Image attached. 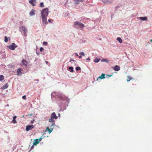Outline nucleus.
Wrapping results in <instances>:
<instances>
[{
  "label": "nucleus",
  "instance_id": "de8ad7c7",
  "mask_svg": "<svg viewBox=\"0 0 152 152\" xmlns=\"http://www.w3.org/2000/svg\"><path fill=\"white\" fill-rule=\"evenodd\" d=\"M79 58H82L81 56L80 55V56H79Z\"/></svg>",
  "mask_w": 152,
  "mask_h": 152
},
{
  "label": "nucleus",
  "instance_id": "c756f323",
  "mask_svg": "<svg viewBox=\"0 0 152 152\" xmlns=\"http://www.w3.org/2000/svg\"><path fill=\"white\" fill-rule=\"evenodd\" d=\"M8 41V38L7 37L5 36L4 37V41L5 42H7Z\"/></svg>",
  "mask_w": 152,
  "mask_h": 152
},
{
  "label": "nucleus",
  "instance_id": "2eb2a0df",
  "mask_svg": "<svg viewBox=\"0 0 152 152\" xmlns=\"http://www.w3.org/2000/svg\"><path fill=\"white\" fill-rule=\"evenodd\" d=\"M35 15L34 10L32 9L30 12L29 15L30 16H32Z\"/></svg>",
  "mask_w": 152,
  "mask_h": 152
},
{
  "label": "nucleus",
  "instance_id": "3c124183",
  "mask_svg": "<svg viewBox=\"0 0 152 152\" xmlns=\"http://www.w3.org/2000/svg\"><path fill=\"white\" fill-rule=\"evenodd\" d=\"M58 117L60 116V113H58Z\"/></svg>",
  "mask_w": 152,
  "mask_h": 152
},
{
  "label": "nucleus",
  "instance_id": "8fccbe9b",
  "mask_svg": "<svg viewBox=\"0 0 152 152\" xmlns=\"http://www.w3.org/2000/svg\"><path fill=\"white\" fill-rule=\"evenodd\" d=\"M36 81H39V80L38 79H37L36 80Z\"/></svg>",
  "mask_w": 152,
  "mask_h": 152
},
{
  "label": "nucleus",
  "instance_id": "ddd939ff",
  "mask_svg": "<svg viewBox=\"0 0 152 152\" xmlns=\"http://www.w3.org/2000/svg\"><path fill=\"white\" fill-rule=\"evenodd\" d=\"M113 69L115 71H118L120 70V67L118 65H116L115 66Z\"/></svg>",
  "mask_w": 152,
  "mask_h": 152
},
{
  "label": "nucleus",
  "instance_id": "4d7b16f0",
  "mask_svg": "<svg viewBox=\"0 0 152 152\" xmlns=\"http://www.w3.org/2000/svg\"><path fill=\"white\" fill-rule=\"evenodd\" d=\"M86 40H84V42H86Z\"/></svg>",
  "mask_w": 152,
  "mask_h": 152
},
{
  "label": "nucleus",
  "instance_id": "37998d69",
  "mask_svg": "<svg viewBox=\"0 0 152 152\" xmlns=\"http://www.w3.org/2000/svg\"><path fill=\"white\" fill-rule=\"evenodd\" d=\"M17 118V116H14L13 117V119L14 118L15 119L16 118Z\"/></svg>",
  "mask_w": 152,
  "mask_h": 152
},
{
  "label": "nucleus",
  "instance_id": "7c9ffc66",
  "mask_svg": "<svg viewBox=\"0 0 152 152\" xmlns=\"http://www.w3.org/2000/svg\"><path fill=\"white\" fill-rule=\"evenodd\" d=\"M12 122L13 124H16L17 123V121H16V119H15L14 118L13 119Z\"/></svg>",
  "mask_w": 152,
  "mask_h": 152
},
{
  "label": "nucleus",
  "instance_id": "a211bd4d",
  "mask_svg": "<svg viewBox=\"0 0 152 152\" xmlns=\"http://www.w3.org/2000/svg\"><path fill=\"white\" fill-rule=\"evenodd\" d=\"M139 18H140L141 20H147V18L146 17H139Z\"/></svg>",
  "mask_w": 152,
  "mask_h": 152
},
{
  "label": "nucleus",
  "instance_id": "5701e85b",
  "mask_svg": "<svg viewBox=\"0 0 152 152\" xmlns=\"http://www.w3.org/2000/svg\"><path fill=\"white\" fill-rule=\"evenodd\" d=\"M116 40H118L120 43H121L122 42V40L120 37H118L117 38Z\"/></svg>",
  "mask_w": 152,
  "mask_h": 152
},
{
  "label": "nucleus",
  "instance_id": "2f4dec72",
  "mask_svg": "<svg viewBox=\"0 0 152 152\" xmlns=\"http://www.w3.org/2000/svg\"><path fill=\"white\" fill-rule=\"evenodd\" d=\"M75 69L76 71H79L81 69V68L79 66L75 68Z\"/></svg>",
  "mask_w": 152,
  "mask_h": 152
},
{
  "label": "nucleus",
  "instance_id": "7ed1b4c3",
  "mask_svg": "<svg viewBox=\"0 0 152 152\" xmlns=\"http://www.w3.org/2000/svg\"><path fill=\"white\" fill-rule=\"evenodd\" d=\"M20 31L25 37L27 36L26 33L27 32V29L25 28V26H22L20 27Z\"/></svg>",
  "mask_w": 152,
  "mask_h": 152
},
{
  "label": "nucleus",
  "instance_id": "f03ea898",
  "mask_svg": "<svg viewBox=\"0 0 152 152\" xmlns=\"http://www.w3.org/2000/svg\"><path fill=\"white\" fill-rule=\"evenodd\" d=\"M58 116L56 115L55 112H53L51 114L50 118L49 119L48 121L49 122H55V120L54 119H57L58 118Z\"/></svg>",
  "mask_w": 152,
  "mask_h": 152
},
{
  "label": "nucleus",
  "instance_id": "9d476101",
  "mask_svg": "<svg viewBox=\"0 0 152 152\" xmlns=\"http://www.w3.org/2000/svg\"><path fill=\"white\" fill-rule=\"evenodd\" d=\"M81 23L77 21H76L74 22V25L75 26V27L77 28H79V26H80V25Z\"/></svg>",
  "mask_w": 152,
  "mask_h": 152
},
{
  "label": "nucleus",
  "instance_id": "c9c22d12",
  "mask_svg": "<svg viewBox=\"0 0 152 152\" xmlns=\"http://www.w3.org/2000/svg\"><path fill=\"white\" fill-rule=\"evenodd\" d=\"M22 98L24 100H26V96L25 95H24L22 97Z\"/></svg>",
  "mask_w": 152,
  "mask_h": 152
},
{
  "label": "nucleus",
  "instance_id": "20e7f679",
  "mask_svg": "<svg viewBox=\"0 0 152 152\" xmlns=\"http://www.w3.org/2000/svg\"><path fill=\"white\" fill-rule=\"evenodd\" d=\"M48 9L47 8L43 9L41 12V16L44 15L46 17L48 16Z\"/></svg>",
  "mask_w": 152,
  "mask_h": 152
},
{
  "label": "nucleus",
  "instance_id": "423d86ee",
  "mask_svg": "<svg viewBox=\"0 0 152 152\" xmlns=\"http://www.w3.org/2000/svg\"><path fill=\"white\" fill-rule=\"evenodd\" d=\"M45 136L43 137L42 135L41 137L39 139H36L34 140V142H33V145H36L37 144L39 143L40 142L41 140Z\"/></svg>",
  "mask_w": 152,
  "mask_h": 152
},
{
  "label": "nucleus",
  "instance_id": "dca6fc26",
  "mask_svg": "<svg viewBox=\"0 0 152 152\" xmlns=\"http://www.w3.org/2000/svg\"><path fill=\"white\" fill-rule=\"evenodd\" d=\"M52 123V124L51 126H50V129H52V130H53V128L54 127V126L55 125V122H50Z\"/></svg>",
  "mask_w": 152,
  "mask_h": 152
},
{
  "label": "nucleus",
  "instance_id": "864d4df0",
  "mask_svg": "<svg viewBox=\"0 0 152 152\" xmlns=\"http://www.w3.org/2000/svg\"><path fill=\"white\" fill-rule=\"evenodd\" d=\"M7 106L8 107L9 106V105L8 104H7Z\"/></svg>",
  "mask_w": 152,
  "mask_h": 152
},
{
  "label": "nucleus",
  "instance_id": "cd10ccee",
  "mask_svg": "<svg viewBox=\"0 0 152 152\" xmlns=\"http://www.w3.org/2000/svg\"><path fill=\"white\" fill-rule=\"evenodd\" d=\"M101 61L102 62H106L107 63L108 62V61L106 59H103L101 60Z\"/></svg>",
  "mask_w": 152,
  "mask_h": 152
},
{
  "label": "nucleus",
  "instance_id": "393cba45",
  "mask_svg": "<svg viewBox=\"0 0 152 152\" xmlns=\"http://www.w3.org/2000/svg\"><path fill=\"white\" fill-rule=\"evenodd\" d=\"M127 78H128V79H127V82L129 81L132 78V77H131V76H129L128 75L127 76Z\"/></svg>",
  "mask_w": 152,
  "mask_h": 152
},
{
  "label": "nucleus",
  "instance_id": "f3484780",
  "mask_svg": "<svg viewBox=\"0 0 152 152\" xmlns=\"http://www.w3.org/2000/svg\"><path fill=\"white\" fill-rule=\"evenodd\" d=\"M8 84L7 83L3 86L2 89H5L7 88L8 87Z\"/></svg>",
  "mask_w": 152,
  "mask_h": 152
},
{
  "label": "nucleus",
  "instance_id": "9b49d317",
  "mask_svg": "<svg viewBox=\"0 0 152 152\" xmlns=\"http://www.w3.org/2000/svg\"><path fill=\"white\" fill-rule=\"evenodd\" d=\"M36 2L35 0H30L29 1V3L33 6L36 5Z\"/></svg>",
  "mask_w": 152,
  "mask_h": 152
},
{
  "label": "nucleus",
  "instance_id": "603ef678",
  "mask_svg": "<svg viewBox=\"0 0 152 152\" xmlns=\"http://www.w3.org/2000/svg\"><path fill=\"white\" fill-rule=\"evenodd\" d=\"M45 62L46 64H47L48 63V61H46Z\"/></svg>",
  "mask_w": 152,
  "mask_h": 152
},
{
  "label": "nucleus",
  "instance_id": "6ab92c4d",
  "mask_svg": "<svg viewBox=\"0 0 152 152\" xmlns=\"http://www.w3.org/2000/svg\"><path fill=\"white\" fill-rule=\"evenodd\" d=\"M22 63L23 65H25V66H26L27 65V62L26 60L23 59L22 60Z\"/></svg>",
  "mask_w": 152,
  "mask_h": 152
},
{
  "label": "nucleus",
  "instance_id": "72a5a7b5",
  "mask_svg": "<svg viewBox=\"0 0 152 152\" xmlns=\"http://www.w3.org/2000/svg\"><path fill=\"white\" fill-rule=\"evenodd\" d=\"M43 44L44 45H46L48 44V42H44Z\"/></svg>",
  "mask_w": 152,
  "mask_h": 152
},
{
  "label": "nucleus",
  "instance_id": "79ce46f5",
  "mask_svg": "<svg viewBox=\"0 0 152 152\" xmlns=\"http://www.w3.org/2000/svg\"><path fill=\"white\" fill-rule=\"evenodd\" d=\"M34 119L33 120V121H30V123L31 124H32L34 122Z\"/></svg>",
  "mask_w": 152,
  "mask_h": 152
},
{
  "label": "nucleus",
  "instance_id": "bb28decb",
  "mask_svg": "<svg viewBox=\"0 0 152 152\" xmlns=\"http://www.w3.org/2000/svg\"><path fill=\"white\" fill-rule=\"evenodd\" d=\"M39 6L41 7H44V5L43 3L42 2H41L39 4Z\"/></svg>",
  "mask_w": 152,
  "mask_h": 152
},
{
  "label": "nucleus",
  "instance_id": "09e8293b",
  "mask_svg": "<svg viewBox=\"0 0 152 152\" xmlns=\"http://www.w3.org/2000/svg\"><path fill=\"white\" fill-rule=\"evenodd\" d=\"M114 14H112V15H111V17H113V16H114Z\"/></svg>",
  "mask_w": 152,
  "mask_h": 152
},
{
  "label": "nucleus",
  "instance_id": "6e6d98bb",
  "mask_svg": "<svg viewBox=\"0 0 152 152\" xmlns=\"http://www.w3.org/2000/svg\"><path fill=\"white\" fill-rule=\"evenodd\" d=\"M151 42H152V39L151 40Z\"/></svg>",
  "mask_w": 152,
  "mask_h": 152
},
{
  "label": "nucleus",
  "instance_id": "4c0bfd02",
  "mask_svg": "<svg viewBox=\"0 0 152 152\" xmlns=\"http://www.w3.org/2000/svg\"><path fill=\"white\" fill-rule=\"evenodd\" d=\"M48 21L50 22V23H52V22H53V21L52 20L50 19H48Z\"/></svg>",
  "mask_w": 152,
  "mask_h": 152
},
{
  "label": "nucleus",
  "instance_id": "c85d7f7f",
  "mask_svg": "<svg viewBox=\"0 0 152 152\" xmlns=\"http://www.w3.org/2000/svg\"><path fill=\"white\" fill-rule=\"evenodd\" d=\"M120 6H116L115 8V13H116L117 12V10L120 7Z\"/></svg>",
  "mask_w": 152,
  "mask_h": 152
},
{
  "label": "nucleus",
  "instance_id": "ea45409f",
  "mask_svg": "<svg viewBox=\"0 0 152 152\" xmlns=\"http://www.w3.org/2000/svg\"><path fill=\"white\" fill-rule=\"evenodd\" d=\"M36 52L37 55L39 56L40 54V52H37V50H36Z\"/></svg>",
  "mask_w": 152,
  "mask_h": 152
},
{
  "label": "nucleus",
  "instance_id": "f257e3e1",
  "mask_svg": "<svg viewBox=\"0 0 152 152\" xmlns=\"http://www.w3.org/2000/svg\"><path fill=\"white\" fill-rule=\"evenodd\" d=\"M53 97L59 99L58 102L61 111H63L66 109V107L68 106V104L69 103L67 97L61 94L55 92H53L52 93L51 97Z\"/></svg>",
  "mask_w": 152,
  "mask_h": 152
},
{
  "label": "nucleus",
  "instance_id": "f704fd0d",
  "mask_svg": "<svg viewBox=\"0 0 152 152\" xmlns=\"http://www.w3.org/2000/svg\"><path fill=\"white\" fill-rule=\"evenodd\" d=\"M72 61H73L74 62H76V61L75 60H74V59H72V58H71L70 59V61H69V62H71Z\"/></svg>",
  "mask_w": 152,
  "mask_h": 152
},
{
  "label": "nucleus",
  "instance_id": "58836bf2",
  "mask_svg": "<svg viewBox=\"0 0 152 152\" xmlns=\"http://www.w3.org/2000/svg\"><path fill=\"white\" fill-rule=\"evenodd\" d=\"M44 50V48L42 47H41L40 48V52H42V50Z\"/></svg>",
  "mask_w": 152,
  "mask_h": 152
},
{
  "label": "nucleus",
  "instance_id": "4468645a",
  "mask_svg": "<svg viewBox=\"0 0 152 152\" xmlns=\"http://www.w3.org/2000/svg\"><path fill=\"white\" fill-rule=\"evenodd\" d=\"M22 70V69L21 68L18 69L17 71V74L18 75H19L20 74H21L22 72L21 71Z\"/></svg>",
  "mask_w": 152,
  "mask_h": 152
},
{
  "label": "nucleus",
  "instance_id": "aec40b11",
  "mask_svg": "<svg viewBox=\"0 0 152 152\" xmlns=\"http://www.w3.org/2000/svg\"><path fill=\"white\" fill-rule=\"evenodd\" d=\"M47 131L49 132V134L52 131V129H50L48 127H47L46 129V131Z\"/></svg>",
  "mask_w": 152,
  "mask_h": 152
},
{
  "label": "nucleus",
  "instance_id": "473e14b6",
  "mask_svg": "<svg viewBox=\"0 0 152 152\" xmlns=\"http://www.w3.org/2000/svg\"><path fill=\"white\" fill-rule=\"evenodd\" d=\"M79 54L80 55V56H85V54H84V53L83 52H80V53H79Z\"/></svg>",
  "mask_w": 152,
  "mask_h": 152
},
{
  "label": "nucleus",
  "instance_id": "39448f33",
  "mask_svg": "<svg viewBox=\"0 0 152 152\" xmlns=\"http://www.w3.org/2000/svg\"><path fill=\"white\" fill-rule=\"evenodd\" d=\"M42 20V22L43 25L45 26H46L48 24L47 19L46 18L47 17L45 16L44 15L41 16Z\"/></svg>",
  "mask_w": 152,
  "mask_h": 152
},
{
  "label": "nucleus",
  "instance_id": "c03bdc74",
  "mask_svg": "<svg viewBox=\"0 0 152 152\" xmlns=\"http://www.w3.org/2000/svg\"><path fill=\"white\" fill-rule=\"evenodd\" d=\"M75 54L76 56H78V54L77 53H75Z\"/></svg>",
  "mask_w": 152,
  "mask_h": 152
},
{
  "label": "nucleus",
  "instance_id": "5fc2aeb1",
  "mask_svg": "<svg viewBox=\"0 0 152 152\" xmlns=\"http://www.w3.org/2000/svg\"><path fill=\"white\" fill-rule=\"evenodd\" d=\"M9 39H10V37H9Z\"/></svg>",
  "mask_w": 152,
  "mask_h": 152
},
{
  "label": "nucleus",
  "instance_id": "b1692460",
  "mask_svg": "<svg viewBox=\"0 0 152 152\" xmlns=\"http://www.w3.org/2000/svg\"><path fill=\"white\" fill-rule=\"evenodd\" d=\"M85 26L82 23H81L80 25V26H79V28H80L81 30Z\"/></svg>",
  "mask_w": 152,
  "mask_h": 152
},
{
  "label": "nucleus",
  "instance_id": "0eeeda50",
  "mask_svg": "<svg viewBox=\"0 0 152 152\" xmlns=\"http://www.w3.org/2000/svg\"><path fill=\"white\" fill-rule=\"evenodd\" d=\"M17 47V45H16L14 43H12L11 45H10L8 46V47L10 49L12 50H14L15 48Z\"/></svg>",
  "mask_w": 152,
  "mask_h": 152
},
{
  "label": "nucleus",
  "instance_id": "412c9836",
  "mask_svg": "<svg viewBox=\"0 0 152 152\" xmlns=\"http://www.w3.org/2000/svg\"><path fill=\"white\" fill-rule=\"evenodd\" d=\"M100 60V59L98 58L97 57H96L95 59L94 60V61L95 63H97Z\"/></svg>",
  "mask_w": 152,
  "mask_h": 152
},
{
  "label": "nucleus",
  "instance_id": "1a4fd4ad",
  "mask_svg": "<svg viewBox=\"0 0 152 152\" xmlns=\"http://www.w3.org/2000/svg\"><path fill=\"white\" fill-rule=\"evenodd\" d=\"M104 3L108 4H111L113 3L112 0H102Z\"/></svg>",
  "mask_w": 152,
  "mask_h": 152
},
{
  "label": "nucleus",
  "instance_id": "49530a36",
  "mask_svg": "<svg viewBox=\"0 0 152 152\" xmlns=\"http://www.w3.org/2000/svg\"><path fill=\"white\" fill-rule=\"evenodd\" d=\"M113 76V75H107V76L109 77H110L111 76Z\"/></svg>",
  "mask_w": 152,
  "mask_h": 152
},
{
  "label": "nucleus",
  "instance_id": "4be33fe9",
  "mask_svg": "<svg viewBox=\"0 0 152 152\" xmlns=\"http://www.w3.org/2000/svg\"><path fill=\"white\" fill-rule=\"evenodd\" d=\"M69 70L71 72H74L73 67L72 66H69Z\"/></svg>",
  "mask_w": 152,
  "mask_h": 152
},
{
  "label": "nucleus",
  "instance_id": "a18cd8bd",
  "mask_svg": "<svg viewBox=\"0 0 152 152\" xmlns=\"http://www.w3.org/2000/svg\"><path fill=\"white\" fill-rule=\"evenodd\" d=\"M90 60V59L89 58H86V60Z\"/></svg>",
  "mask_w": 152,
  "mask_h": 152
},
{
  "label": "nucleus",
  "instance_id": "a19ab883",
  "mask_svg": "<svg viewBox=\"0 0 152 152\" xmlns=\"http://www.w3.org/2000/svg\"><path fill=\"white\" fill-rule=\"evenodd\" d=\"M34 145H32V146H31V148H30V151H31L32 149L34 148Z\"/></svg>",
  "mask_w": 152,
  "mask_h": 152
},
{
  "label": "nucleus",
  "instance_id": "e433bc0d",
  "mask_svg": "<svg viewBox=\"0 0 152 152\" xmlns=\"http://www.w3.org/2000/svg\"><path fill=\"white\" fill-rule=\"evenodd\" d=\"M74 1H80L81 2H83V0H74Z\"/></svg>",
  "mask_w": 152,
  "mask_h": 152
},
{
  "label": "nucleus",
  "instance_id": "f8f14e48",
  "mask_svg": "<svg viewBox=\"0 0 152 152\" xmlns=\"http://www.w3.org/2000/svg\"><path fill=\"white\" fill-rule=\"evenodd\" d=\"M105 75L104 74V73L102 74L99 77L97 78V81L99 79H103L105 78Z\"/></svg>",
  "mask_w": 152,
  "mask_h": 152
},
{
  "label": "nucleus",
  "instance_id": "a878e982",
  "mask_svg": "<svg viewBox=\"0 0 152 152\" xmlns=\"http://www.w3.org/2000/svg\"><path fill=\"white\" fill-rule=\"evenodd\" d=\"M4 79V77L2 75H0V81H2Z\"/></svg>",
  "mask_w": 152,
  "mask_h": 152
},
{
  "label": "nucleus",
  "instance_id": "6e6552de",
  "mask_svg": "<svg viewBox=\"0 0 152 152\" xmlns=\"http://www.w3.org/2000/svg\"><path fill=\"white\" fill-rule=\"evenodd\" d=\"M34 127V126L33 125H28L26 126V131L28 132L33 129Z\"/></svg>",
  "mask_w": 152,
  "mask_h": 152
}]
</instances>
